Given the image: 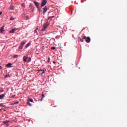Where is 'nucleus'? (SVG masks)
I'll return each instance as SVG.
<instances>
[{
    "label": "nucleus",
    "instance_id": "obj_1",
    "mask_svg": "<svg viewBox=\"0 0 127 127\" xmlns=\"http://www.w3.org/2000/svg\"><path fill=\"white\" fill-rule=\"evenodd\" d=\"M83 39H86L85 41L87 43H90V42H91V38H90V37H86V36H84L83 37Z\"/></svg>",
    "mask_w": 127,
    "mask_h": 127
},
{
    "label": "nucleus",
    "instance_id": "obj_2",
    "mask_svg": "<svg viewBox=\"0 0 127 127\" xmlns=\"http://www.w3.org/2000/svg\"><path fill=\"white\" fill-rule=\"evenodd\" d=\"M49 25V24L48 23H46L43 25V28L42 29V30L43 31H45V29H46L48 27V26Z\"/></svg>",
    "mask_w": 127,
    "mask_h": 127
},
{
    "label": "nucleus",
    "instance_id": "obj_3",
    "mask_svg": "<svg viewBox=\"0 0 127 127\" xmlns=\"http://www.w3.org/2000/svg\"><path fill=\"white\" fill-rule=\"evenodd\" d=\"M46 3H47V1L46 0H42V3L41 4L42 7H43V6H44Z\"/></svg>",
    "mask_w": 127,
    "mask_h": 127
},
{
    "label": "nucleus",
    "instance_id": "obj_4",
    "mask_svg": "<svg viewBox=\"0 0 127 127\" xmlns=\"http://www.w3.org/2000/svg\"><path fill=\"white\" fill-rule=\"evenodd\" d=\"M9 120H5L3 122V124H5L7 127H8V126H9V124H8V123H9Z\"/></svg>",
    "mask_w": 127,
    "mask_h": 127
},
{
    "label": "nucleus",
    "instance_id": "obj_5",
    "mask_svg": "<svg viewBox=\"0 0 127 127\" xmlns=\"http://www.w3.org/2000/svg\"><path fill=\"white\" fill-rule=\"evenodd\" d=\"M34 3L37 8H39V5H40V3H38L37 2H34Z\"/></svg>",
    "mask_w": 127,
    "mask_h": 127
},
{
    "label": "nucleus",
    "instance_id": "obj_6",
    "mask_svg": "<svg viewBox=\"0 0 127 127\" xmlns=\"http://www.w3.org/2000/svg\"><path fill=\"white\" fill-rule=\"evenodd\" d=\"M43 9V13L44 14L46 12V11H47L48 9V7L46 6Z\"/></svg>",
    "mask_w": 127,
    "mask_h": 127
},
{
    "label": "nucleus",
    "instance_id": "obj_7",
    "mask_svg": "<svg viewBox=\"0 0 127 127\" xmlns=\"http://www.w3.org/2000/svg\"><path fill=\"white\" fill-rule=\"evenodd\" d=\"M27 58H28V57L24 56L23 57V60L24 61V62H26L27 60Z\"/></svg>",
    "mask_w": 127,
    "mask_h": 127
},
{
    "label": "nucleus",
    "instance_id": "obj_8",
    "mask_svg": "<svg viewBox=\"0 0 127 127\" xmlns=\"http://www.w3.org/2000/svg\"><path fill=\"white\" fill-rule=\"evenodd\" d=\"M0 31H1V32H3V31H4V26H3L0 29Z\"/></svg>",
    "mask_w": 127,
    "mask_h": 127
},
{
    "label": "nucleus",
    "instance_id": "obj_9",
    "mask_svg": "<svg viewBox=\"0 0 127 127\" xmlns=\"http://www.w3.org/2000/svg\"><path fill=\"white\" fill-rule=\"evenodd\" d=\"M5 96V93L4 94H2V95H0V100H1V99H3Z\"/></svg>",
    "mask_w": 127,
    "mask_h": 127
},
{
    "label": "nucleus",
    "instance_id": "obj_10",
    "mask_svg": "<svg viewBox=\"0 0 127 127\" xmlns=\"http://www.w3.org/2000/svg\"><path fill=\"white\" fill-rule=\"evenodd\" d=\"M45 71H46V69H45V70H43V69H42V70H39V72L43 71V72H42V74H44V73H45Z\"/></svg>",
    "mask_w": 127,
    "mask_h": 127
},
{
    "label": "nucleus",
    "instance_id": "obj_11",
    "mask_svg": "<svg viewBox=\"0 0 127 127\" xmlns=\"http://www.w3.org/2000/svg\"><path fill=\"white\" fill-rule=\"evenodd\" d=\"M15 31V29H12L11 31H10V33H14Z\"/></svg>",
    "mask_w": 127,
    "mask_h": 127
},
{
    "label": "nucleus",
    "instance_id": "obj_12",
    "mask_svg": "<svg viewBox=\"0 0 127 127\" xmlns=\"http://www.w3.org/2000/svg\"><path fill=\"white\" fill-rule=\"evenodd\" d=\"M25 41H23L21 42V45L22 46H23V45H25Z\"/></svg>",
    "mask_w": 127,
    "mask_h": 127
},
{
    "label": "nucleus",
    "instance_id": "obj_13",
    "mask_svg": "<svg viewBox=\"0 0 127 127\" xmlns=\"http://www.w3.org/2000/svg\"><path fill=\"white\" fill-rule=\"evenodd\" d=\"M12 64L11 63H9L8 64H7L6 67H8L9 68H10V66H11Z\"/></svg>",
    "mask_w": 127,
    "mask_h": 127
},
{
    "label": "nucleus",
    "instance_id": "obj_14",
    "mask_svg": "<svg viewBox=\"0 0 127 127\" xmlns=\"http://www.w3.org/2000/svg\"><path fill=\"white\" fill-rule=\"evenodd\" d=\"M30 44H31L30 43H28V44L26 45L25 48H27V47H29V46H30Z\"/></svg>",
    "mask_w": 127,
    "mask_h": 127
},
{
    "label": "nucleus",
    "instance_id": "obj_15",
    "mask_svg": "<svg viewBox=\"0 0 127 127\" xmlns=\"http://www.w3.org/2000/svg\"><path fill=\"white\" fill-rule=\"evenodd\" d=\"M79 39L81 42H84V38L83 39H81V38H79Z\"/></svg>",
    "mask_w": 127,
    "mask_h": 127
},
{
    "label": "nucleus",
    "instance_id": "obj_16",
    "mask_svg": "<svg viewBox=\"0 0 127 127\" xmlns=\"http://www.w3.org/2000/svg\"><path fill=\"white\" fill-rule=\"evenodd\" d=\"M44 94H42V98L41 99H40L41 101H42V100H43V98H44Z\"/></svg>",
    "mask_w": 127,
    "mask_h": 127
},
{
    "label": "nucleus",
    "instance_id": "obj_17",
    "mask_svg": "<svg viewBox=\"0 0 127 127\" xmlns=\"http://www.w3.org/2000/svg\"><path fill=\"white\" fill-rule=\"evenodd\" d=\"M51 18H54V16H50L48 18V19H50Z\"/></svg>",
    "mask_w": 127,
    "mask_h": 127
},
{
    "label": "nucleus",
    "instance_id": "obj_18",
    "mask_svg": "<svg viewBox=\"0 0 127 127\" xmlns=\"http://www.w3.org/2000/svg\"><path fill=\"white\" fill-rule=\"evenodd\" d=\"M13 58H17L18 57V55H16L13 56Z\"/></svg>",
    "mask_w": 127,
    "mask_h": 127
},
{
    "label": "nucleus",
    "instance_id": "obj_19",
    "mask_svg": "<svg viewBox=\"0 0 127 127\" xmlns=\"http://www.w3.org/2000/svg\"><path fill=\"white\" fill-rule=\"evenodd\" d=\"M19 101H16L14 103V105H17V104H19Z\"/></svg>",
    "mask_w": 127,
    "mask_h": 127
},
{
    "label": "nucleus",
    "instance_id": "obj_20",
    "mask_svg": "<svg viewBox=\"0 0 127 127\" xmlns=\"http://www.w3.org/2000/svg\"><path fill=\"white\" fill-rule=\"evenodd\" d=\"M29 102H31V103H33V100L32 99H29Z\"/></svg>",
    "mask_w": 127,
    "mask_h": 127
},
{
    "label": "nucleus",
    "instance_id": "obj_21",
    "mask_svg": "<svg viewBox=\"0 0 127 127\" xmlns=\"http://www.w3.org/2000/svg\"><path fill=\"white\" fill-rule=\"evenodd\" d=\"M31 61V58H29V60L27 61V62H30Z\"/></svg>",
    "mask_w": 127,
    "mask_h": 127
},
{
    "label": "nucleus",
    "instance_id": "obj_22",
    "mask_svg": "<svg viewBox=\"0 0 127 127\" xmlns=\"http://www.w3.org/2000/svg\"><path fill=\"white\" fill-rule=\"evenodd\" d=\"M22 48H23V46H21V45L20 46L19 49H22Z\"/></svg>",
    "mask_w": 127,
    "mask_h": 127
},
{
    "label": "nucleus",
    "instance_id": "obj_23",
    "mask_svg": "<svg viewBox=\"0 0 127 127\" xmlns=\"http://www.w3.org/2000/svg\"><path fill=\"white\" fill-rule=\"evenodd\" d=\"M37 30H38V28L37 27L36 29L35 30V32L36 33H37Z\"/></svg>",
    "mask_w": 127,
    "mask_h": 127
},
{
    "label": "nucleus",
    "instance_id": "obj_24",
    "mask_svg": "<svg viewBox=\"0 0 127 127\" xmlns=\"http://www.w3.org/2000/svg\"><path fill=\"white\" fill-rule=\"evenodd\" d=\"M14 19H15L14 18H13V17H11L10 18V20H14Z\"/></svg>",
    "mask_w": 127,
    "mask_h": 127
},
{
    "label": "nucleus",
    "instance_id": "obj_25",
    "mask_svg": "<svg viewBox=\"0 0 127 127\" xmlns=\"http://www.w3.org/2000/svg\"><path fill=\"white\" fill-rule=\"evenodd\" d=\"M47 62H48V63L50 62V58H49V57L48 58Z\"/></svg>",
    "mask_w": 127,
    "mask_h": 127
},
{
    "label": "nucleus",
    "instance_id": "obj_26",
    "mask_svg": "<svg viewBox=\"0 0 127 127\" xmlns=\"http://www.w3.org/2000/svg\"><path fill=\"white\" fill-rule=\"evenodd\" d=\"M27 104L29 105V106H31V104H30V102H29V101H27Z\"/></svg>",
    "mask_w": 127,
    "mask_h": 127
},
{
    "label": "nucleus",
    "instance_id": "obj_27",
    "mask_svg": "<svg viewBox=\"0 0 127 127\" xmlns=\"http://www.w3.org/2000/svg\"><path fill=\"white\" fill-rule=\"evenodd\" d=\"M55 47H51V49H52V50H54L55 49Z\"/></svg>",
    "mask_w": 127,
    "mask_h": 127
},
{
    "label": "nucleus",
    "instance_id": "obj_28",
    "mask_svg": "<svg viewBox=\"0 0 127 127\" xmlns=\"http://www.w3.org/2000/svg\"><path fill=\"white\" fill-rule=\"evenodd\" d=\"M29 6L30 8H32V5L31 4H30Z\"/></svg>",
    "mask_w": 127,
    "mask_h": 127
},
{
    "label": "nucleus",
    "instance_id": "obj_29",
    "mask_svg": "<svg viewBox=\"0 0 127 127\" xmlns=\"http://www.w3.org/2000/svg\"><path fill=\"white\" fill-rule=\"evenodd\" d=\"M1 14H2V12H0V15H1Z\"/></svg>",
    "mask_w": 127,
    "mask_h": 127
},
{
    "label": "nucleus",
    "instance_id": "obj_30",
    "mask_svg": "<svg viewBox=\"0 0 127 127\" xmlns=\"http://www.w3.org/2000/svg\"><path fill=\"white\" fill-rule=\"evenodd\" d=\"M10 9H13V7H11Z\"/></svg>",
    "mask_w": 127,
    "mask_h": 127
},
{
    "label": "nucleus",
    "instance_id": "obj_31",
    "mask_svg": "<svg viewBox=\"0 0 127 127\" xmlns=\"http://www.w3.org/2000/svg\"><path fill=\"white\" fill-rule=\"evenodd\" d=\"M2 66H0V69H2Z\"/></svg>",
    "mask_w": 127,
    "mask_h": 127
},
{
    "label": "nucleus",
    "instance_id": "obj_32",
    "mask_svg": "<svg viewBox=\"0 0 127 127\" xmlns=\"http://www.w3.org/2000/svg\"><path fill=\"white\" fill-rule=\"evenodd\" d=\"M53 63H54V64H55V63H56V62H55V61H53Z\"/></svg>",
    "mask_w": 127,
    "mask_h": 127
},
{
    "label": "nucleus",
    "instance_id": "obj_33",
    "mask_svg": "<svg viewBox=\"0 0 127 127\" xmlns=\"http://www.w3.org/2000/svg\"><path fill=\"white\" fill-rule=\"evenodd\" d=\"M2 92H3V90L1 91L0 93Z\"/></svg>",
    "mask_w": 127,
    "mask_h": 127
},
{
    "label": "nucleus",
    "instance_id": "obj_34",
    "mask_svg": "<svg viewBox=\"0 0 127 127\" xmlns=\"http://www.w3.org/2000/svg\"><path fill=\"white\" fill-rule=\"evenodd\" d=\"M22 6H23V4H22Z\"/></svg>",
    "mask_w": 127,
    "mask_h": 127
},
{
    "label": "nucleus",
    "instance_id": "obj_35",
    "mask_svg": "<svg viewBox=\"0 0 127 127\" xmlns=\"http://www.w3.org/2000/svg\"><path fill=\"white\" fill-rule=\"evenodd\" d=\"M6 77H7V75L6 76Z\"/></svg>",
    "mask_w": 127,
    "mask_h": 127
},
{
    "label": "nucleus",
    "instance_id": "obj_36",
    "mask_svg": "<svg viewBox=\"0 0 127 127\" xmlns=\"http://www.w3.org/2000/svg\"><path fill=\"white\" fill-rule=\"evenodd\" d=\"M0 111H1V109H0Z\"/></svg>",
    "mask_w": 127,
    "mask_h": 127
}]
</instances>
